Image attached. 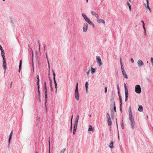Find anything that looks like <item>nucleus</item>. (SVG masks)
Segmentation results:
<instances>
[{
    "mask_svg": "<svg viewBox=\"0 0 153 153\" xmlns=\"http://www.w3.org/2000/svg\"><path fill=\"white\" fill-rule=\"evenodd\" d=\"M151 61L152 63V65H153V58L152 57L151 58Z\"/></svg>",
    "mask_w": 153,
    "mask_h": 153,
    "instance_id": "nucleus-36",
    "label": "nucleus"
},
{
    "mask_svg": "<svg viewBox=\"0 0 153 153\" xmlns=\"http://www.w3.org/2000/svg\"><path fill=\"white\" fill-rule=\"evenodd\" d=\"M85 20L88 24L91 25H92V22L90 20L88 19V18L87 17L85 19Z\"/></svg>",
    "mask_w": 153,
    "mask_h": 153,
    "instance_id": "nucleus-9",
    "label": "nucleus"
},
{
    "mask_svg": "<svg viewBox=\"0 0 153 153\" xmlns=\"http://www.w3.org/2000/svg\"><path fill=\"white\" fill-rule=\"evenodd\" d=\"M90 70L89 69L88 71V72H87V76H89V73L90 72Z\"/></svg>",
    "mask_w": 153,
    "mask_h": 153,
    "instance_id": "nucleus-37",
    "label": "nucleus"
},
{
    "mask_svg": "<svg viewBox=\"0 0 153 153\" xmlns=\"http://www.w3.org/2000/svg\"><path fill=\"white\" fill-rule=\"evenodd\" d=\"M128 96H127L126 97V96H125V97H126V98H125L126 101V100H127V98H128Z\"/></svg>",
    "mask_w": 153,
    "mask_h": 153,
    "instance_id": "nucleus-48",
    "label": "nucleus"
},
{
    "mask_svg": "<svg viewBox=\"0 0 153 153\" xmlns=\"http://www.w3.org/2000/svg\"><path fill=\"white\" fill-rule=\"evenodd\" d=\"M3 59V65L2 66L4 68V73H5L6 70V65L7 64L6 63L5 59Z\"/></svg>",
    "mask_w": 153,
    "mask_h": 153,
    "instance_id": "nucleus-6",
    "label": "nucleus"
},
{
    "mask_svg": "<svg viewBox=\"0 0 153 153\" xmlns=\"http://www.w3.org/2000/svg\"><path fill=\"white\" fill-rule=\"evenodd\" d=\"M105 93H106L107 92V87H105Z\"/></svg>",
    "mask_w": 153,
    "mask_h": 153,
    "instance_id": "nucleus-40",
    "label": "nucleus"
},
{
    "mask_svg": "<svg viewBox=\"0 0 153 153\" xmlns=\"http://www.w3.org/2000/svg\"><path fill=\"white\" fill-rule=\"evenodd\" d=\"M146 2H147V4H149V0H146Z\"/></svg>",
    "mask_w": 153,
    "mask_h": 153,
    "instance_id": "nucleus-52",
    "label": "nucleus"
},
{
    "mask_svg": "<svg viewBox=\"0 0 153 153\" xmlns=\"http://www.w3.org/2000/svg\"><path fill=\"white\" fill-rule=\"evenodd\" d=\"M46 58H47V60L48 61V66L50 68V64H49V61H48V57L47 55V54H46ZM49 69H50V68Z\"/></svg>",
    "mask_w": 153,
    "mask_h": 153,
    "instance_id": "nucleus-29",
    "label": "nucleus"
},
{
    "mask_svg": "<svg viewBox=\"0 0 153 153\" xmlns=\"http://www.w3.org/2000/svg\"><path fill=\"white\" fill-rule=\"evenodd\" d=\"M94 130V128L91 125H90L89 126V128L88 129V131H93Z\"/></svg>",
    "mask_w": 153,
    "mask_h": 153,
    "instance_id": "nucleus-17",
    "label": "nucleus"
},
{
    "mask_svg": "<svg viewBox=\"0 0 153 153\" xmlns=\"http://www.w3.org/2000/svg\"><path fill=\"white\" fill-rule=\"evenodd\" d=\"M147 7H146V10H147L148 9H149V10L151 12V9L149 7V4H147Z\"/></svg>",
    "mask_w": 153,
    "mask_h": 153,
    "instance_id": "nucleus-26",
    "label": "nucleus"
},
{
    "mask_svg": "<svg viewBox=\"0 0 153 153\" xmlns=\"http://www.w3.org/2000/svg\"><path fill=\"white\" fill-rule=\"evenodd\" d=\"M12 135H13V132H12V131L10 133V134L9 138V140H8V142H9V143H10V141L11 140V139L12 138Z\"/></svg>",
    "mask_w": 153,
    "mask_h": 153,
    "instance_id": "nucleus-16",
    "label": "nucleus"
},
{
    "mask_svg": "<svg viewBox=\"0 0 153 153\" xmlns=\"http://www.w3.org/2000/svg\"><path fill=\"white\" fill-rule=\"evenodd\" d=\"M139 108L138 110L139 111L141 112L143 110V107L141 105H139Z\"/></svg>",
    "mask_w": 153,
    "mask_h": 153,
    "instance_id": "nucleus-15",
    "label": "nucleus"
},
{
    "mask_svg": "<svg viewBox=\"0 0 153 153\" xmlns=\"http://www.w3.org/2000/svg\"><path fill=\"white\" fill-rule=\"evenodd\" d=\"M135 92L137 94H140L141 92V89L139 85H136L135 89Z\"/></svg>",
    "mask_w": 153,
    "mask_h": 153,
    "instance_id": "nucleus-3",
    "label": "nucleus"
},
{
    "mask_svg": "<svg viewBox=\"0 0 153 153\" xmlns=\"http://www.w3.org/2000/svg\"><path fill=\"white\" fill-rule=\"evenodd\" d=\"M49 153H50V142L49 139Z\"/></svg>",
    "mask_w": 153,
    "mask_h": 153,
    "instance_id": "nucleus-39",
    "label": "nucleus"
},
{
    "mask_svg": "<svg viewBox=\"0 0 153 153\" xmlns=\"http://www.w3.org/2000/svg\"><path fill=\"white\" fill-rule=\"evenodd\" d=\"M114 110L115 112L116 111V107L115 105L114 106Z\"/></svg>",
    "mask_w": 153,
    "mask_h": 153,
    "instance_id": "nucleus-42",
    "label": "nucleus"
},
{
    "mask_svg": "<svg viewBox=\"0 0 153 153\" xmlns=\"http://www.w3.org/2000/svg\"><path fill=\"white\" fill-rule=\"evenodd\" d=\"M1 51V55L2 56L3 59H5V56H4V51L3 50Z\"/></svg>",
    "mask_w": 153,
    "mask_h": 153,
    "instance_id": "nucleus-14",
    "label": "nucleus"
},
{
    "mask_svg": "<svg viewBox=\"0 0 153 153\" xmlns=\"http://www.w3.org/2000/svg\"><path fill=\"white\" fill-rule=\"evenodd\" d=\"M112 123L111 121V119H108V124L109 126H110L111 125Z\"/></svg>",
    "mask_w": 153,
    "mask_h": 153,
    "instance_id": "nucleus-19",
    "label": "nucleus"
},
{
    "mask_svg": "<svg viewBox=\"0 0 153 153\" xmlns=\"http://www.w3.org/2000/svg\"><path fill=\"white\" fill-rule=\"evenodd\" d=\"M122 73L125 72L124 68H121Z\"/></svg>",
    "mask_w": 153,
    "mask_h": 153,
    "instance_id": "nucleus-41",
    "label": "nucleus"
},
{
    "mask_svg": "<svg viewBox=\"0 0 153 153\" xmlns=\"http://www.w3.org/2000/svg\"><path fill=\"white\" fill-rule=\"evenodd\" d=\"M44 85H45V89H47L46 87V82L44 83Z\"/></svg>",
    "mask_w": 153,
    "mask_h": 153,
    "instance_id": "nucleus-35",
    "label": "nucleus"
},
{
    "mask_svg": "<svg viewBox=\"0 0 153 153\" xmlns=\"http://www.w3.org/2000/svg\"><path fill=\"white\" fill-rule=\"evenodd\" d=\"M91 115H89V117H91Z\"/></svg>",
    "mask_w": 153,
    "mask_h": 153,
    "instance_id": "nucleus-64",
    "label": "nucleus"
},
{
    "mask_svg": "<svg viewBox=\"0 0 153 153\" xmlns=\"http://www.w3.org/2000/svg\"><path fill=\"white\" fill-rule=\"evenodd\" d=\"M65 150H66L65 148L62 149V150H61L60 153H64V152H65Z\"/></svg>",
    "mask_w": 153,
    "mask_h": 153,
    "instance_id": "nucleus-30",
    "label": "nucleus"
},
{
    "mask_svg": "<svg viewBox=\"0 0 153 153\" xmlns=\"http://www.w3.org/2000/svg\"><path fill=\"white\" fill-rule=\"evenodd\" d=\"M45 96H47V89H45Z\"/></svg>",
    "mask_w": 153,
    "mask_h": 153,
    "instance_id": "nucleus-33",
    "label": "nucleus"
},
{
    "mask_svg": "<svg viewBox=\"0 0 153 153\" xmlns=\"http://www.w3.org/2000/svg\"><path fill=\"white\" fill-rule=\"evenodd\" d=\"M97 22L100 23L102 22L103 24H105V22L104 21V20L102 19H99V17H98V18H97Z\"/></svg>",
    "mask_w": 153,
    "mask_h": 153,
    "instance_id": "nucleus-11",
    "label": "nucleus"
},
{
    "mask_svg": "<svg viewBox=\"0 0 153 153\" xmlns=\"http://www.w3.org/2000/svg\"><path fill=\"white\" fill-rule=\"evenodd\" d=\"M82 16L83 17L84 19H85L87 17L86 15L84 13L82 14Z\"/></svg>",
    "mask_w": 153,
    "mask_h": 153,
    "instance_id": "nucleus-27",
    "label": "nucleus"
},
{
    "mask_svg": "<svg viewBox=\"0 0 153 153\" xmlns=\"http://www.w3.org/2000/svg\"><path fill=\"white\" fill-rule=\"evenodd\" d=\"M88 28V25L86 23H84L83 25V31L84 32H86Z\"/></svg>",
    "mask_w": 153,
    "mask_h": 153,
    "instance_id": "nucleus-7",
    "label": "nucleus"
},
{
    "mask_svg": "<svg viewBox=\"0 0 153 153\" xmlns=\"http://www.w3.org/2000/svg\"><path fill=\"white\" fill-rule=\"evenodd\" d=\"M113 142H111L109 145V147L111 148H113Z\"/></svg>",
    "mask_w": 153,
    "mask_h": 153,
    "instance_id": "nucleus-25",
    "label": "nucleus"
},
{
    "mask_svg": "<svg viewBox=\"0 0 153 153\" xmlns=\"http://www.w3.org/2000/svg\"><path fill=\"white\" fill-rule=\"evenodd\" d=\"M122 74H123V75L124 77H125V78H126V79H128V76H127V75L126 73L125 72H123L122 73Z\"/></svg>",
    "mask_w": 153,
    "mask_h": 153,
    "instance_id": "nucleus-21",
    "label": "nucleus"
},
{
    "mask_svg": "<svg viewBox=\"0 0 153 153\" xmlns=\"http://www.w3.org/2000/svg\"><path fill=\"white\" fill-rule=\"evenodd\" d=\"M86 2L87 3H88V0H86Z\"/></svg>",
    "mask_w": 153,
    "mask_h": 153,
    "instance_id": "nucleus-60",
    "label": "nucleus"
},
{
    "mask_svg": "<svg viewBox=\"0 0 153 153\" xmlns=\"http://www.w3.org/2000/svg\"><path fill=\"white\" fill-rule=\"evenodd\" d=\"M38 93H39V95H40V91H39V89H38Z\"/></svg>",
    "mask_w": 153,
    "mask_h": 153,
    "instance_id": "nucleus-53",
    "label": "nucleus"
},
{
    "mask_svg": "<svg viewBox=\"0 0 153 153\" xmlns=\"http://www.w3.org/2000/svg\"><path fill=\"white\" fill-rule=\"evenodd\" d=\"M50 82H51V83H52V81H51V79H50Z\"/></svg>",
    "mask_w": 153,
    "mask_h": 153,
    "instance_id": "nucleus-54",
    "label": "nucleus"
},
{
    "mask_svg": "<svg viewBox=\"0 0 153 153\" xmlns=\"http://www.w3.org/2000/svg\"><path fill=\"white\" fill-rule=\"evenodd\" d=\"M124 87H125V89H127L126 88V86L125 84V85H124Z\"/></svg>",
    "mask_w": 153,
    "mask_h": 153,
    "instance_id": "nucleus-46",
    "label": "nucleus"
},
{
    "mask_svg": "<svg viewBox=\"0 0 153 153\" xmlns=\"http://www.w3.org/2000/svg\"><path fill=\"white\" fill-rule=\"evenodd\" d=\"M45 100H47V96H45Z\"/></svg>",
    "mask_w": 153,
    "mask_h": 153,
    "instance_id": "nucleus-51",
    "label": "nucleus"
},
{
    "mask_svg": "<svg viewBox=\"0 0 153 153\" xmlns=\"http://www.w3.org/2000/svg\"><path fill=\"white\" fill-rule=\"evenodd\" d=\"M96 59L98 63V65L99 66H101L102 64V63L101 59L100 57L99 56H97L96 57Z\"/></svg>",
    "mask_w": 153,
    "mask_h": 153,
    "instance_id": "nucleus-5",
    "label": "nucleus"
},
{
    "mask_svg": "<svg viewBox=\"0 0 153 153\" xmlns=\"http://www.w3.org/2000/svg\"><path fill=\"white\" fill-rule=\"evenodd\" d=\"M45 47H44V51H45Z\"/></svg>",
    "mask_w": 153,
    "mask_h": 153,
    "instance_id": "nucleus-61",
    "label": "nucleus"
},
{
    "mask_svg": "<svg viewBox=\"0 0 153 153\" xmlns=\"http://www.w3.org/2000/svg\"><path fill=\"white\" fill-rule=\"evenodd\" d=\"M127 5L129 7V10H131V6L130 5V4L128 2H127Z\"/></svg>",
    "mask_w": 153,
    "mask_h": 153,
    "instance_id": "nucleus-28",
    "label": "nucleus"
},
{
    "mask_svg": "<svg viewBox=\"0 0 153 153\" xmlns=\"http://www.w3.org/2000/svg\"><path fill=\"white\" fill-rule=\"evenodd\" d=\"M12 83H13L12 82H11V83H10V88H11V87L12 85Z\"/></svg>",
    "mask_w": 153,
    "mask_h": 153,
    "instance_id": "nucleus-50",
    "label": "nucleus"
},
{
    "mask_svg": "<svg viewBox=\"0 0 153 153\" xmlns=\"http://www.w3.org/2000/svg\"><path fill=\"white\" fill-rule=\"evenodd\" d=\"M107 118L108 119H110V116L108 113H107Z\"/></svg>",
    "mask_w": 153,
    "mask_h": 153,
    "instance_id": "nucleus-31",
    "label": "nucleus"
},
{
    "mask_svg": "<svg viewBox=\"0 0 153 153\" xmlns=\"http://www.w3.org/2000/svg\"><path fill=\"white\" fill-rule=\"evenodd\" d=\"M143 27L144 29L145 34H146V30L145 27V25H143Z\"/></svg>",
    "mask_w": 153,
    "mask_h": 153,
    "instance_id": "nucleus-34",
    "label": "nucleus"
},
{
    "mask_svg": "<svg viewBox=\"0 0 153 153\" xmlns=\"http://www.w3.org/2000/svg\"><path fill=\"white\" fill-rule=\"evenodd\" d=\"M88 82H86L85 84V87L86 88V90L87 92H88Z\"/></svg>",
    "mask_w": 153,
    "mask_h": 153,
    "instance_id": "nucleus-22",
    "label": "nucleus"
},
{
    "mask_svg": "<svg viewBox=\"0 0 153 153\" xmlns=\"http://www.w3.org/2000/svg\"><path fill=\"white\" fill-rule=\"evenodd\" d=\"M131 109V108L130 107L129 108V111H130V110Z\"/></svg>",
    "mask_w": 153,
    "mask_h": 153,
    "instance_id": "nucleus-57",
    "label": "nucleus"
},
{
    "mask_svg": "<svg viewBox=\"0 0 153 153\" xmlns=\"http://www.w3.org/2000/svg\"><path fill=\"white\" fill-rule=\"evenodd\" d=\"M125 96H126V97L127 96H128V90L127 89H125Z\"/></svg>",
    "mask_w": 153,
    "mask_h": 153,
    "instance_id": "nucleus-24",
    "label": "nucleus"
},
{
    "mask_svg": "<svg viewBox=\"0 0 153 153\" xmlns=\"http://www.w3.org/2000/svg\"><path fill=\"white\" fill-rule=\"evenodd\" d=\"M141 22L143 23V25H145V23L143 20H141Z\"/></svg>",
    "mask_w": 153,
    "mask_h": 153,
    "instance_id": "nucleus-45",
    "label": "nucleus"
},
{
    "mask_svg": "<svg viewBox=\"0 0 153 153\" xmlns=\"http://www.w3.org/2000/svg\"><path fill=\"white\" fill-rule=\"evenodd\" d=\"M121 68H123V65H121Z\"/></svg>",
    "mask_w": 153,
    "mask_h": 153,
    "instance_id": "nucleus-55",
    "label": "nucleus"
},
{
    "mask_svg": "<svg viewBox=\"0 0 153 153\" xmlns=\"http://www.w3.org/2000/svg\"><path fill=\"white\" fill-rule=\"evenodd\" d=\"M117 87H118V89H119V86L118 85H117Z\"/></svg>",
    "mask_w": 153,
    "mask_h": 153,
    "instance_id": "nucleus-62",
    "label": "nucleus"
},
{
    "mask_svg": "<svg viewBox=\"0 0 153 153\" xmlns=\"http://www.w3.org/2000/svg\"><path fill=\"white\" fill-rule=\"evenodd\" d=\"M78 84L77 82L76 85V88L75 92V97L76 99L77 100H79V93L78 91Z\"/></svg>",
    "mask_w": 153,
    "mask_h": 153,
    "instance_id": "nucleus-2",
    "label": "nucleus"
},
{
    "mask_svg": "<svg viewBox=\"0 0 153 153\" xmlns=\"http://www.w3.org/2000/svg\"><path fill=\"white\" fill-rule=\"evenodd\" d=\"M131 61L133 63L134 62V60H133L132 58H131Z\"/></svg>",
    "mask_w": 153,
    "mask_h": 153,
    "instance_id": "nucleus-43",
    "label": "nucleus"
},
{
    "mask_svg": "<svg viewBox=\"0 0 153 153\" xmlns=\"http://www.w3.org/2000/svg\"><path fill=\"white\" fill-rule=\"evenodd\" d=\"M79 119V115H77L75 119L74 125H77Z\"/></svg>",
    "mask_w": 153,
    "mask_h": 153,
    "instance_id": "nucleus-12",
    "label": "nucleus"
},
{
    "mask_svg": "<svg viewBox=\"0 0 153 153\" xmlns=\"http://www.w3.org/2000/svg\"><path fill=\"white\" fill-rule=\"evenodd\" d=\"M72 128V124H71V130Z\"/></svg>",
    "mask_w": 153,
    "mask_h": 153,
    "instance_id": "nucleus-58",
    "label": "nucleus"
},
{
    "mask_svg": "<svg viewBox=\"0 0 153 153\" xmlns=\"http://www.w3.org/2000/svg\"><path fill=\"white\" fill-rule=\"evenodd\" d=\"M52 72H53V80L54 81V83L55 84V88L56 89V93L57 90V84L56 83V81L55 79V74L53 71V70H52Z\"/></svg>",
    "mask_w": 153,
    "mask_h": 153,
    "instance_id": "nucleus-4",
    "label": "nucleus"
},
{
    "mask_svg": "<svg viewBox=\"0 0 153 153\" xmlns=\"http://www.w3.org/2000/svg\"><path fill=\"white\" fill-rule=\"evenodd\" d=\"M47 100H45V106H46V103H47Z\"/></svg>",
    "mask_w": 153,
    "mask_h": 153,
    "instance_id": "nucleus-47",
    "label": "nucleus"
},
{
    "mask_svg": "<svg viewBox=\"0 0 153 153\" xmlns=\"http://www.w3.org/2000/svg\"><path fill=\"white\" fill-rule=\"evenodd\" d=\"M120 64H121V65H123L122 62V60H121V58L120 59Z\"/></svg>",
    "mask_w": 153,
    "mask_h": 153,
    "instance_id": "nucleus-49",
    "label": "nucleus"
},
{
    "mask_svg": "<svg viewBox=\"0 0 153 153\" xmlns=\"http://www.w3.org/2000/svg\"><path fill=\"white\" fill-rule=\"evenodd\" d=\"M91 13L93 15L95 16L96 18H97L99 17V16L98 14L96 13L94 11H91Z\"/></svg>",
    "mask_w": 153,
    "mask_h": 153,
    "instance_id": "nucleus-10",
    "label": "nucleus"
},
{
    "mask_svg": "<svg viewBox=\"0 0 153 153\" xmlns=\"http://www.w3.org/2000/svg\"><path fill=\"white\" fill-rule=\"evenodd\" d=\"M75 133H76L75 131H73V134H74V135H75Z\"/></svg>",
    "mask_w": 153,
    "mask_h": 153,
    "instance_id": "nucleus-56",
    "label": "nucleus"
},
{
    "mask_svg": "<svg viewBox=\"0 0 153 153\" xmlns=\"http://www.w3.org/2000/svg\"><path fill=\"white\" fill-rule=\"evenodd\" d=\"M129 2H131V0H129Z\"/></svg>",
    "mask_w": 153,
    "mask_h": 153,
    "instance_id": "nucleus-63",
    "label": "nucleus"
},
{
    "mask_svg": "<svg viewBox=\"0 0 153 153\" xmlns=\"http://www.w3.org/2000/svg\"><path fill=\"white\" fill-rule=\"evenodd\" d=\"M77 125H74V128H73V131H76V129H77Z\"/></svg>",
    "mask_w": 153,
    "mask_h": 153,
    "instance_id": "nucleus-23",
    "label": "nucleus"
},
{
    "mask_svg": "<svg viewBox=\"0 0 153 153\" xmlns=\"http://www.w3.org/2000/svg\"><path fill=\"white\" fill-rule=\"evenodd\" d=\"M0 49L1 51L2 50H3L2 48V47L0 45Z\"/></svg>",
    "mask_w": 153,
    "mask_h": 153,
    "instance_id": "nucleus-44",
    "label": "nucleus"
},
{
    "mask_svg": "<svg viewBox=\"0 0 153 153\" xmlns=\"http://www.w3.org/2000/svg\"><path fill=\"white\" fill-rule=\"evenodd\" d=\"M129 119L131 123V125L132 129H133L134 128V124L135 122L134 121V119L133 116L132 115V113L131 109L129 111Z\"/></svg>",
    "mask_w": 153,
    "mask_h": 153,
    "instance_id": "nucleus-1",
    "label": "nucleus"
},
{
    "mask_svg": "<svg viewBox=\"0 0 153 153\" xmlns=\"http://www.w3.org/2000/svg\"><path fill=\"white\" fill-rule=\"evenodd\" d=\"M96 72V69L93 68H91V73L92 74H93Z\"/></svg>",
    "mask_w": 153,
    "mask_h": 153,
    "instance_id": "nucleus-18",
    "label": "nucleus"
},
{
    "mask_svg": "<svg viewBox=\"0 0 153 153\" xmlns=\"http://www.w3.org/2000/svg\"><path fill=\"white\" fill-rule=\"evenodd\" d=\"M73 115H72V118H71V121H72V119L73 118Z\"/></svg>",
    "mask_w": 153,
    "mask_h": 153,
    "instance_id": "nucleus-59",
    "label": "nucleus"
},
{
    "mask_svg": "<svg viewBox=\"0 0 153 153\" xmlns=\"http://www.w3.org/2000/svg\"><path fill=\"white\" fill-rule=\"evenodd\" d=\"M37 88H38V90L39 89V83H37Z\"/></svg>",
    "mask_w": 153,
    "mask_h": 153,
    "instance_id": "nucleus-38",
    "label": "nucleus"
},
{
    "mask_svg": "<svg viewBox=\"0 0 153 153\" xmlns=\"http://www.w3.org/2000/svg\"><path fill=\"white\" fill-rule=\"evenodd\" d=\"M119 100H120V108H121V106H122V100L121 97L119 95Z\"/></svg>",
    "mask_w": 153,
    "mask_h": 153,
    "instance_id": "nucleus-20",
    "label": "nucleus"
},
{
    "mask_svg": "<svg viewBox=\"0 0 153 153\" xmlns=\"http://www.w3.org/2000/svg\"><path fill=\"white\" fill-rule=\"evenodd\" d=\"M22 62V60H21L20 61V62H19V72H20V70H21V69Z\"/></svg>",
    "mask_w": 153,
    "mask_h": 153,
    "instance_id": "nucleus-13",
    "label": "nucleus"
},
{
    "mask_svg": "<svg viewBox=\"0 0 153 153\" xmlns=\"http://www.w3.org/2000/svg\"><path fill=\"white\" fill-rule=\"evenodd\" d=\"M144 63L141 59H139L137 61V65L139 67L143 65Z\"/></svg>",
    "mask_w": 153,
    "mask_h": 153,
    "instance_id": "nucleus-8",
    "label": "nucleus"
},
{
    "mask_svg": "<svg viewBox=\"0 0 153 153\" xmlns=\"http://www.w3.org/2000/svg\"><path fill=\"white\" fill-rule=\"evenodd\" d=\"M37 83H39V76L38 75L37 76Z\"/></svg>",
    "mask_w": 153,
    "mask_h": 153,
    "instance_id": "nucleus-32",
    "label": "nucleus"
}]
</instances>
